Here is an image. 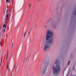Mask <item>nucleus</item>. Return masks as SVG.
<instances>
[{"label": "nucleus", "mask_w": 76, "mask_h": 76, "mask_svg": "<svg viewBox=\"0 0 76 76\" xmlns=\"http://www.w3.org/2000/svg\"><path fill=\"white\" fill-rule=\"evenodd\" d=\"M53 32L51 31L48 30L45 38V40L43 41V49L44 51L48 50L50 48V45L53 42Z\"/></svg>", "instance_id": "f257e3e1"}, {"label": "nucleus", "mask_w": 76, "mask_h": 76, "mask_svg": "<svg viewBox=\"0 0 76 76\" xmlns=\"http://www.w3.org/2000/svg\"><path fill=\"white\" fill-rule=\"evenodd\" d=\"M57 61H56L55 63L52 68V71L54 73H59L60 72V67L57 64Z\"/></svg>", "instance_id": "f03ea898"}, {"label": "nucleus", "mask_w": 76, "mask_h": 76, "mask_svg": "<svg viewBox=\"0 0 76 76\" xmlns=\"http://www.w3.org/2000/svg\"><path fill=\"white\" fill-rule=\"evenodd\" d=\"M47 66H42L40 69V73L42 75H44L45 74L46 71H47Z\"/></svg>", "instance_id": "7ed1b4c3"}, {"label": "nucleus", "mask_w": 76, "mask_h": 76, "mask_svg": "<svg viewBox=\"0 0 76 76\" xmlns=\"http://www.w3.org/2000/svg\"><path fill=\"white\" fill-rule=\"evenodd\" d=\"M4 15H7L8 14V8H6L5 10H4Z\"/></svg>", "instance_id": "20e7f679"}, {"label": "nucleus", "mask_w": 76, "mask_h": 76, "mask_svg": "<svg viewBox=\"0 0 76 76\" xmlns=\"http://www.w3.org/2000/svg\"><path fill=\"white\" fill-rule=\"evenodd\" d=\"M51 23V22L50 21H48L46 23L47 25H50Z\"/></svg>", "instance_id": "39448f33"}, {"label": "nucleus", "mask_w": 76, "mask_h": 76, "mask_svg": "<svg viewBox=\"0 0 76 76\" xmlns=\"http://www.w3.org/2000/svg\"><path fill=\"white\" fill-rule=\"evenodd\" d=\"M6 25V24H4V25L3 26V27L2 28L3 29H4V28H5V29H6V27H7Z\"/></svg>", "instance_id": "423d86ee"}, {"label": "nucleus", "mask_w": 76, "mask_h": 76, "mask_svg": "<svg viewBox=\"0 0 76 76\" xmlns=\"http://www.w3.org/2000/svg\"><path fill=\"white\" fill-rule=\"evenodd\" d=\"M31 6V4H28V7H30Z\"/></svg>", "instance_id": "0eeeda50"}, {"label": "nucleus", "mask_w": 76, "mask_h": 76, "mask_svg": "<svg viewBox=\"0 0 76 76\" xmlns=\"http://www.w3.org/2000/svg\"><path fill=\"white\" fill-rule=\"evenodd\" d=\"M8 16H9V15H8L7 14V15H6V18H6V19H7L8 18Z\"/></svg>", "instance_id": "6e6552de"}, {"label": "nucleus", "mask_w": 76, "mask_h": 76, "mask_svg": "<svg viewBox=\"0 0 76 76\" xmlns=\"http://www.w3.org/2000/svg\"><path fill=\"white\" fill-rule=\"evenodd\" d=\"M26 33H27V31H26V32L25 33H24V37H25V35H26Z\"/></svg>", "instance_id": "1a4fd4ad"}, {"label": "nucleus", "mask_w": 76, "mask_h": 76, "mask_svg": "<svg viewBox=\"0 0 76 76\" xmlns=\"http://www.w3.org/2000/svg\"><path fill=\"white\" fill-rule=\"evenodd\" d=\"M10 0H6V3H7V2H9V1Z\"/></svg>", "instance_id": "9d476101"}, {"label": "nucleus", "mask_w": 76, "mask_h": 76, "mask_svg": "<svg viewBox=\"0 0 76 76\" xmlns=\"http://www.w3.org/2000/svg\"><path fill=\"white\" fill-rule=\"evenodd\" d=\"M46 61V58H45L44 60V62H45Z\"/></svg>", "instance_id": "9b49d317"}, {"label": "nucleus", "mask_w": 76, "mask_h": 76, "mask_svg": "<svg viewBox=\"0 0 76 76\" xmlns=\"http://www.w3.org/2000/svg\"><path fill=\"white\" fill-rule=\"evenodd\" d=\"M53 27H54H54H55V25L54 24H53Z\"/></svg>", "instance_id": "f8f14e48"}, {"label": "nucleus", "mask_w": 76, "mask_h": 76, "mask_svg": "<svg viewBox=\"0 0 76 76\" xmlns=\"http://www.w3.org/2000/svg\"><path fill=\"white\" fill-rule=\"evenodd\" d=\"M70 61H69L68 62V65H69V64H70Z\"/></svg>", "instance_id": "ddd939ff"}, {"label": "nucleus", "mask_w": 76, "mask_h": 76, "mask_svg": "<svg viewBox=\"0 0 76 76\" xmlns=\"http://www.w3.org/2000/svg\"><path fill=\"white\" fill-rule=\"evenodd\" d=\"M7 69H9V68L8 67V66H7Z\"/></svg>", "instance_id": "4468645a"}, {"label": "nucleus", "mask_w": 76, "mask_h": 76, "mask_svg": "<svg viewBox=\"0 0 76 76\" xmlns=\"http://www.w3.org/2000/svg\"><path fill=\"white\" fill-rule=\"evenodd\" d=\"M3 58L2 57L1 58V62H2V59Z\"/></svg>", "instance_id": "2eb2a0df"}, {"label": "nucleus", "mask_w": 76, "mask_h": 76, "mask_svg": "<svg viewBox=\"0 0 76 76\" xmlns=\"http://www.w3.org/2000/svg\"><path fill=\"white\" fill-rule=\"evenodd\" d=\"M6 28H4V32H5V30H6Z\"/></svg>", "instance_id": "dca6fc26"}, {"label": "nucleus", "mask_w": 76, "mask_h": 76, "mask_svg": "<svg viewBox=\"0 0 76 76\" xmlns=\"http://www.w3.org/2000/svg\"><path fill=\"white\" fill-rule=\"evenodd\" d=\"M0 45H1V42H0Z\"/></svg>", "instance_id": "f3484780"}, {"label": "nucleus", "mask_w": 76, "mask_h": 76, "mask_svg": "<svg viewBox=\"0 0 76 76\" xmlns=\"http://www.w3.org/2000/svg\"><path fill=\"white\" fill-rule=\"evenodd\" d=\"M75 14L76 15V10L75 11Z\"/></svg>", "instance_id": "a211bd4d"}, {"label": "nucleus", "mask_w": 76, "mask_h": 76, "mask_svg": "<svg viewBox=\"0 0 76 76\" xmlns=\"http://www.w3.org/2000/svg\"><path fill=\"white\" fill-rule=\"evenodd\" d=\"M8 56V53H7V58H6L7 59V57Z\"/></svg>", "instance_id": "6ab92c4d"}, {"label": "nucleus", "mask_w": 76, "mask_h": 76, "mask_svg": "<svg viewBox=\"0 0 76 76\" xmlns=\"http://www.w3.org/2000/svg\"><path fill=\"white\" fill-rule=\"evenodd\" d=\"M47 26H45V28H47Z\"/></svg>", "instance_id": "aec40b11"}, {"label": "nucleus", "mask_w": 76, "mask_h": 76, "mask_svg": "<svg viewBox=\"0 0 76 76\" xmlns=\"http://www.w3.org/2000/svg\"><path fill=\"white\" fill-rule=\"evenodd\" d=\"M8 66H9V65H8V63L7 65V66L8 67Z\"/></svg>", "instance_id": "412c9836"}, {"label": "nucleus", "mask_w": 76, "mask_h": 76, "mask_svg": "<svg viewBox=\"0 0 76 76\" xmlns=\"http://www.w3.org/2000/svg\"><path fill=\"white\" fill-rule=\"evenodd\" d=\"M30 32H31L30 31L29 32V33H28V34H29V33H30Z\"/></svg>", "instance_id": "4be33fe9"}, {"label": "nucleus", "mask_w": 76, "mask_h": 76, "mask_svg": "<svg viewBox=\"0 0 76 76\" xmlns=\"http://www.w3.org/2000/svg\"><path fill=\"white\" fill-rule=\"evenodd\" d=\"M7 51H8L7 53H8V52H9V50H7Z\"/></svg>", "instance_id": "5701e85b"}, {"label": "nucleus", "mask_w": 76, "mask_h": 76, "mask_svg": "<svg viewBox=\"0 0 76 76\" xmlns=\"http://www.w3.org/2000/svg\"><path fill=\"white\" fill-rule=\"evenodd\" d=\"M16 69H17V68L16 69V70H15V72H16Z\"/></svg>", "instance_id": "b1692460"}, {"label": "nucleus", "mask_w": 76, "mask_h": 76, "mask_svg": "<svg viewBox=\"0 0 76 76\" xmlns=\"http://www.w3.org/2000/svg\"><path fill=\"white\" fill-rule=\"evenodd\" d=\"M12 47H13V44L12 45Z\"/></svg>", "instance_id": "393cba45"}, {"label": "nucleus", "mask_w": 76, "mask_h": 76, "mask_svg": "<svg viewBox=\"0 0 76 76\" xmlns=\"http://www.w3.org/2000/svg\"><path fill=\"white\" fill-rule=\"evenodd\" d=\"M16 66V65H15V66Z\"/></svg>", "instance_id": "a878e982"}, {"label": "nucleus", "mask_w": 76, "mask_h": 76, "mask_svg": "<svg viewBox=\"0 0 76 76\" xmlns=\"http://www.w3.org/2000/svg\"><path fill=\"white\" fill-rule=\"evenodd\" d=\"M1 66V64H0V66Z\"/></svg>", "instance_id": "bb28decb"}, {"label": "nucleus", "mask_w": 76, "mask_h": 76, "mask_svg": "<svg viewBox=\"0 0 76 76\" xmlns=\"http://www.w3.org/2000/svg\"><path fill=\"white\" fill-rule=\"evenodd\" d=\"M12 56H13V55H12Z\"/></svg>", "instance_id": "cd10ccee"}, {"label": "nucleus", "mask_w": 76, "mask_h": 76, "mask_svg": "<svg viewBox=\"0 0 76 76\" xmlns=\"http://www.w3.org/2000/svg\"><path fill=\"white\" fill-rule=\"evenodd\" d=\"M8 70H10V69H8Z\"/></svg>", "instance_id": "c85d7f7f"}, {"label": "nucleus", "mask_w": 76, "mask_h": 76, "mask_svg": "<svg viewBox=\"0 0 76 76\" xmlns=\"http://www.w3.org/2000/svg\"><path fill=\"white\" fill-rule=\"evenodd\" d=\"M38 1H39V0H38Z\"/></svg>", "instance_id": "c756f323"}, {"label": "nucleus", "mask_w": 76, "mask_h": 76, "mask_svg": "<svg viewBox=\"0 0 76 76\" xmlns=\"http://www.w3.org/2000/svg\"><path fill=\"white\" fill-rule=\"evenodd\" d=\"M3 44H4V43H3Z\"/></svg>", "instance_id": "7c9ffc66"}, {"label": "nucleus", "mask_w": 76, "mask_h": 76, "mask_svg": "<svg viewBox=\"0 0 76 76\" xmlns=\"http://www.w3.org/2000/svg\"><path fill=\"white\" fill-rule=\"evenodd\" d=\"M27 58H28V57H27Z\"/></svg>", "instance_id": "2f4dec72"}]
</instances>
